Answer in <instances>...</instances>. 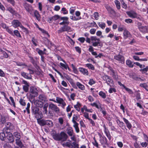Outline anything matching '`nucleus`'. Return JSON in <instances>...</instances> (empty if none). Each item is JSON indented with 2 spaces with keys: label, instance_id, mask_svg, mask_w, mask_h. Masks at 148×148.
<instances>
[{
  "label": "nucleus",
  "instance_id": "nucleus-1",
  "mask_svg": "<svg viewBox=\"0 0 148 148\" xmlns=\"http://www.w3.org/2000/svg\"><path fill=\"white\" fill-rule=\"evenodd\" d=\"M29 92L30 97L31 99H33L35 97H37L38 95L37 89L33 86L30 87Z\"/></svg>",
  "mask_w": 148,
  "mask_h": 148
},
{
  "label": "nucleus",
  "instance_id": "nucleus-2",
  "mask_svg": "<svg viewBox=\"0 0 148 148\" xmlns=\"http://www.w3.org/2000/svg\"><path fill=\"white\" fill-rule=\"evenodd\" d=\"M62 145L64 147H66L69 148H79V145L75 142L71 143L66 142L62 144Z\"/></svg>",
  "mask_w": 148,
  "mask_h": 148
},
{
  "label": "nucleus",
  "instance_id": "nucleus-3",
  "mask_svg": "<svg viewBox=\"0 0 148 148\" xmlns=\"http://www.w3.org/2000/svg\"><path fill=\"white\" fill-rule=\"evenodd\" d=\"M14 129L12 124L9 122H7L5 123V127L3 129V131L6 133H8L11 132V131Z\"/></svg>",
  "mask_w": 148,
  "mask_h": 148
},
{
  "label": "nucleus",
  "instance_id": "nucleus-4",
  "mask_svg": "<svg viewBox=\"0 0 148 148\" xmlns=\"http://www.w3.org/2000/svg\"><path fill=\"white\" fill-rule=\"evenodd\" d=\"M49 108L56 113L58 114L60 112L59 108L56 105L52 103H51L49 104Z\"/></svg>",
  "mask_w": 148,
  "mask_h": 148
},
{
  "label": "nucleus",
  "instance_id": "nucleus-5",
  "mask_svg": "<svg viewBox=\"0 0 148 148\" xmlns=\"http://www.w3.org/2000/svg\"><path fill=\"white\" fill-rule=\"evenodd\" d=\"M40 123L42 126L46 125H47L49 127H52L53 126L52 121L50 120H44L43 119L39 121Z\"/></svg>",
  "mask_w": 148,
  "mask_h": 148
},
{
  "label": "nucleus",
  "instance_id": "nucleus-6",
  "mask_svg": "<svg viewBox=\"0 0 148 148\" xmlns=\"http://www.w3.org/2000/svg\"><path fill=\"white\" fill-rule=\"evenodd\" d=\"M114 58L122 64H123L125 63L124 57L123 56L121 55L120 54L116 55L114 56Z\"/></svg>",
  "mask_w": 148,
  "mask_h": 148
},
{
  "label": "nucleus",
  "instance_id": "nucleus-7",
  "mask_svg": "<svg viewBox=\"0 0 148 148\" xmlns=\"http://www.w3.org/2000/svg\"><path fill=\"white\" fill-rule=\"evenodd\" d=\"M126 13L130 18H140V16L137 14L133 10L127 12Z\"/></svg>",
  "mask_w": 148,
  "mask_h": 148
},
{
  "label": "nucleus",
  "instance_id": "nucleus-8",
  "mask_svg": "<svg viewBox=\"0 0 148 148\" xmlns=\"http://www.w3.org/2000/svg\"><path fill=\"white\" fill-rule=\"evenodd\" d=\"M71 28L68 25H64L58 31V33L60 34L63 32H69L71 31Z\"/></svg>",
  "mask_w": 148,
  "mask_h": 148
},
{
  "label": "nucleus",
  "instance_id": "nucleus-9",
  "mask_svg": "<svg viewBox=\"0 0 148 148\" xmlns=\"http://www.w3.org/2000/svg\"><path fill=\"white\" fill-rule=\"evenodd\" d=\"M102 78L104 81H106L108 85L110 86V83L113 84V81L109 76L106 75H104L102 77Z\"/></svg>",
  "mask_w": 148,
  "mask_h": 148
},
{
  "label": "nucleus",
  "instance_id": "nucleus-10",
  "mask_svg": "<svg viewBox=\"0 0 148 148\" xmlns=\"http://www.w3.org/2000/svg\"><path fill=\"white\" fill-rule=\"evenodd\" d=\"M68 136L64 132H61L59 133L60 141H65L67 140Z\"/></svg>",
  "mask_w": 148,
  "mask_h": 148
},
{
  "label": "nucleus",
  "instance_id": "nucleus-11",
  "mask_svg": "<svg viewBox=\"0 0 148 148\" xmlns=\"http://www.w3.org/2000/svg\"><path fill=\"white\" fill-rule=\"evenodd\" d=\"M6 133L7 134V135H6V137L8 140L9 142L10 143H12L14 142V138L13 136V135L11 133V132H9V133Z\"/></svg>",
  "mask_w": 148,
  "mask_h": 148
},
{
  "label": "nucleus",
  "instance_id": "nucleus-12",
  "mask_svg": "<svg viewBox=\"0 0 148 148\" xmlns=\"http://www.w3.org/2000/svg\"><path fill=\"white\" fill-rule=\"evenodd\" d=\"M51 135L54 140L60 141L59 133H57L56 132L53 131L51 133Z\"/></svg>",
  "mask_w": 148,
  "mask_h": 148
},
{
  "label": "nucleus",
  "instance_id": "nucleus-13",
  "mask_svg": "<svg viewBox=\"0 0 148 148\" xmlns=\"http://www.w3.org/2000/svg\"><path fill=\"white\" fill-rule=\"evenodd\" d=\"M101 137L100 140V141L101 144L103 147L105 146L106 145H108V140L104 136H102L101 135Z\"/></svg>",
  "mask_w": 148,
  "mask_h": 148
},
{
  "label": "nucleus",
  "instance_id": "nucleus-14",
  "mask_svg": "<svg viewBox=\"0 0 148 148\" xmlns=\"http://www.w3.org/2000/svg\"><path fill=\"white\" fill-rule=\"evenodd\" d=\"M35 115V117L38 123H40L39 121L40 120L42 119L43 117L42 112L41 111H39Z\"/></svg>",
  "mask_w": 148,
  "mask_h": 148
},
{
  "label": "nucleus",
  "instance_id": "nucleus-15",
  "mask_svg": "<svg viewBox=\"0 0 148 148\" xmlns=\"http://www.w3.org/2000/svg\"><path fill=\"white\" fill-rule=\"evenodd\" d=\"M129 77L136 81H139L141 78L134 73H130L129 74Z\"/></svg>",
  "mask_w": 148,
  "mask_h": 148
},
{
  "label": "nucleus",
  "instance_id": "nucleus-16",
  "mask_svg": "<svg viewBox=\"0 0 148 148\" xmlns=\"http://www.w3.org/2000/svg\"><path fill=\"white\" fill-rule=\"evenodd\" d=\"M12 24L13 27L15 28L19 26L21 27V26L22 25L21 23L17 20H13L12 22Z\"/></svg>",
  "mask_w": 148,
  "mask_h": 148
},
{
  "label": "nucleus",
  "instance_id": "nucleus-17",
  "mask_svg": "<svg viewBox=\"0 0 148 148\" xmlns=\"http://www.w3.org/2000/svg\"><path fill=\"white\" fill-rule=\"evenodd\" d=\"M138 28L140 31L142 33L148 32V26H138Z\"/></svg>",
  "mask_w": 148,
  "mask_h": 148
},
{
  "label": "nucleus",
  "instance_id": "nucleus-18",
  "mask_svg": "<svg viewBox=\"0 0 148 148\" xmlns=\"http://www.w3.org/2000/svg\"><path fill=\"white\" fill-rule=\"evenodd\" d=\"M123 34V37L125 39H127L128 38L130 37L131 36V35L130 32L126 29L124 30Z\"/></svg>",
  "mask_w": 148,
  "mask_h": 148
},
{
  "label": "nucleus",
  "instance_id": "nucleus-19",
  "mask_svg": "<svg viewBox=\"0 0 148 148\" xmlns=\"http://www.w3.org/2000/svg\"><path fill=\"white\" fill-rule=\"evenodd\" d=\"M67 134L70 136H72L74 134L73 130L71 127H68L66 130Z\"/></svg>",
  "mask_w": 148,
  "mask_h": 148
},
{
  "label": "nucleus",
  "instance_id": "nucleus-20",
  "mask_svg": "<svg viewBox=\"0 0 148 148\" xmlns=\"http://www.w3.org/2000/svg\"><path fill=\"white\" fill-rule=\"evenodd\" d=\"M38 99L44 103L47 102V100L46 96L43 94L40 95L38 96Z\"/></svg>",
  "mask_w": 148,
  "mask_h": 148
},
{
  "label": "nucleus",
  "instance_id": "nucleus-21",
  "mask_svg": "<svg viewBox=\"0 0 148 148\" xmlns=\"http://www.w3.org/2000/svg\"><path fill=\"white\" fill-rule=\"evenodd\" d=\"M34 103L35 105L37 106L40 107H42L44 103L40 100H36L34 101Z\"/></svg>",
  "mask_w": 148,
  "mask_h": 148
},
{
  "label": "nucleus",
  "instance_id": "nucleus-22",
  "mask_svg": "<svg viewBox=\"0 0 148 148\" xmlns=\"http://www.w3.org/2000/svg\"><path fill=\"white\" fill-rule=\"evenodd\" d=\"M23 6L26 11L29 12L32 9V6L26 3L24 4Z\"/></svg>",
  "mask_w": 148,
  "mask_h": 148
},
{
  "label": "nucleus",
  "instance_id": "nucleus-23",
  "mask_svg": "<svg viewBox=\"0 0 148 148\" xmlns=\"http://www.w3.org/2000/svg\"><path fill=\"white\" fill-rule=\"evenodd\" d=\"M21 75L24 78L27 79H32V76H29V74L23 72H21Z\"/></svg>",
  "mask_w": 148,
  "mask_h": 148
},
{
  "label": "nucleus",
  "instance_id": "nucleus-24",
  "mask_svg": "<svg viewBox=\"0 0 148 148\" xmlns=\"http://www.w3.org/2000/svg\"><path fill=\"white\" fill-rule=\"evenodd\" d=\"M123 120L125 123L127 127L129 129H130L132 128V125L130 122L125 118H123Z\"/></svg>",
  "mask_w": 148,
  "mask_h": 148
},
{
  "label": "nucleus",
  "instance_id": "nucleus-25",
  "mask_svg": "<svg viewBox=\"0 0 148 148\" xmlns=\"http://www.w3.org/2000/svg\"><path fill=\"white\" fill-rule=\"evenodd\" d=\"M79 70L84 75H87L88 74V70L82 68H79Z\"/></svg>",
  "mask_w": 148,
  "mask_h": 148
},
{
  "label": "nucleus",
  "instance_id": "nucleus-26",
  "mask_svg": "<svg viewBox=\"0 0 148 148\" xmlns=\"http://www.w3.org/2000/svg\"><path fill=\"white\" fill-rule=\"evenodd\" d=\"M39 111V109L37 107L35 106L32 107V112L33 114L35 115Z\"/></svg>",
  "mask_w": 148,
  "mask_h": 148
},
{
  "label": "nucleus",
  "instance_id": "nucleus-27",
  "mask_svg": "<svg viewBox=\"0 0 148 148\" xmlns=\"http://www.w3.org/2000/svg\"><path fill=\"white\" fill-rule=\"evenodd\" d=\"M7 134L5 132L3 131V132L0 133V139L2 141H4L6 137Z\"/></svg>",
  "mask_w": 148,
  "mask_h": 148
},
{
  "label": "nucleus",
  "instance_id": "nucleus-28",
  "mask_svg": "<svg viewBox=\"0 0 148 148\" xmlns=\"http://www.w3.org/2000/svg\"><path fill=\"white\" fill-rule=\"evenodd\" d=\"M62 20V21L59 23L60 25H68L69 23L68 19H61Z\"/></svg>",
  "mask_w": 148,
  "mask_h": 148
},
{
  "label": "nucleus",
  "instance_id": "nucleus-29",
  "mask_svg": "<svg viewBox=\"0 0 148 148\" xmlns=\"http://www.w3.org/2000/svg\"><path fill=\"white\" fill-rule=\"evenodd\" d=\"M125 27L124 25L121 24L118 25V31L119 32H122L125 29Z\"/></svg>",
  "mask_w": 148,
  "mask_h": 148
},
{
  "label": "nucleus",
  "instance_id": "nucleus-30",
  "mask_svg": "<svg viewBox=\"0 0 148 148\" xmlns=\"http://www.w3.org/2000/svg\"><path fill=\"white\" fill-rule=\"evenodd\" d=\"M126 65L129 67L132 68L134 66L133 64L131 61L129 60H127L126 62Z\"/></svg>",
  "mask_w": 148,
  "mask_h": 148
},
{
  "label": "nucleus",
  "instance_id": "nucleus-31",
  "mask_svg": "<svg viewBox=\"0 0 148 148\" xmlns=\"http://www.w3.org/2000/svg\"><path fill=\"white\" fill-rule=\"evenodd\" d=\"M13 36H16V37L18 38H21V35L19 32L18 30H15L13 32Z\"/></svg>",
  "mask_w": 148,
  "mask_h": 148
},
{
  "label": "nucleus",
  "instance_id": "nucleus-32",
  "mask_svg": "<svg viewBox=\"0 0 148 148\" xmlns=\"http://www.w3.org/2000/svg\"><path fill=\"white\" fill-rule=\"evenodd\" d=\"M16 144L19 147L24 146L20 139H17L16 140Z\"/></svg>",
  "mask_w": 148,
  "mask_h": 148
},
{
  "label": "nucleus",
  "instance_id": "nucleus-33",
  "mask_svg": "<svg viewBox=\"0 0 148 148\" xmlns=\"http://www.w3.org/2000/svg\"><path fill=\"white\" fill-rule=\"evenodd\" d=\"M29 58H30L31 62L34 65V66L36 68H37V67H38V66L36 64V61L34 60L33 57H30Z\"/></svg>",
  "mask_w": 148,
  "mask_h": 148
},
{
  "label": "nucleus",
  "instance_id": "nucleus-34",
  "mask_svg": "<svg viewBox=\"0 0 148 148\" xmlns=\"http://www.w3.org/2000/svg\"><path fill=\"white\" fill-rule=\"evenodd\" d=\"M73 127L75 128L76 132L77 133L79 132V130L78 127L79 124L78 123H74Z\"/></svg>",
  "mask_w": 148,
  "mask_h": 148
},
{
  "label": "nucleus",
  "instance_id": "nucleus-35",
  "mask_svg": "<svg viewBox=\"0 0 148 148\" xmlns=\"http://www.w3.org/2000/svg\"><path fill=\"white\" fill-rule=\"evenodd\" d=\"M76 84L78 87L82 90H84L85 89L84 86L80 83L77 82Z\"/></svg>",
  "mask_w": 148,
  "mask_h": 148
},
{
  "label": "nucleus",
  "instance_id": "nucleus-36",
  "mask_svg": "<svg viewBox=\"0 0 148 148\" xmlns=\"http://www.w3.org/2000/svg\"><path fill=\"white\" fill-rule=\"evenodd\" d=\"M111 71L112 73V77L113 78L117 80L118 79L117 76L116 75V74L114 71L113 70H111Z\"/></svg>",
  "mask_w": 148,
  "mask_h": 148
},
{
  "label": "nucleus",
  "instance_id": "nucleus-37",
  "mask_svg": "<svg viewBox=\"0 0 148 148\" xmlns=\"http://www.w3.org/2000/svg\"><path fill=\"white\" fill-rule=\"evenodd\" d=\"M114 3L116 5L117 9L119 10L121 8V6L120 2L117 0H116L114 1Z\"/></svg>",
  "mask_w": 148,
  "mask_h": 148
},
{
  "label": "nucleus",
  "instance_id": "nucleus-38",
  "mask_svg": "<svg viewBox=\"0 0 148 148\" xmlns=\"http://www.w3.org/2000/svg\"><path fill=\"white\" fill-rule=\"evenodd\" d=\"M92 45L94 47H97L98 46H100V42H99V41H97L95 42L92 41Z\"/></svg>",
  "mask_w": 148,
  "mask_h": 148
},
{
  "label": "nucleus",
  "instance_id": "nucleus-39",
  "mask_svg": "<svg viewBox=\"0 0 148 148\" xmlns=\"http://www.w3.org/2000/svg\"><path fill=\"white\" fill-rule=\"evenodd\" d=\"M86 66L87 67L90 69L92 70H95L94 66L91 64H86Z\"/></svg>",
  "mask_w": 148,
  "mask_h": 148
},
{
  "label": "nucleus",
  "instance_id": "nucleus-40",
  "mask_svg": "<svg viewBox=\"0 0 148 148\" xmlns=\"http://www.w3.org/2000/svg\"><path fill=\"white\" fill-rule=\"evenodd\" d=\"M121 2L122 4V7L125 9H126L127 8V5L125 3L124 1L123 0H121Z\"/></svg>",
  "mask_w": 148,
  "mask_h": 148
},
{
  "label": "nucleus",
  "instance_id": "nucleus-41",
  "mask_svg": "<svg viewBox=\"0 0 148 148\" xmlns=\"http://www.w3.org/2000/svg\"><path fill=\"white\" fill-rule=\"evenodd\" d=\"M78 118V117L76 115L74 114L73 115V119H72V122L74 123H77L76 121L77 120Z\"/></svg>",
  "mask_w": 148,
  "mask_h": 148
},
{
  "label": "nucleus",
  "instance_id": "nucleus-42",
  "mask_svg": "<svg viewBox=\"0 0 148 148\" xmlns=\"http://www.w3.org/2000/svg\"><path fill=\"white\" fill-rule=\"evenodd\" d=\"M90 39L91 41H94L95 42L96 41H100V40L99 38H97L96 36H92L90 37Z\"/></svg>",
  "mask_w": 148,
  "mask_h": 148
},
{
  "label": "nucleus",
  "instance_id": "nucleus-43",
  "mask_svg": "<svg viewBox=\"0 0 148 148\" xmlns=\"http://www.w3.org/2000/svg\"><path fill=\"white\" fill-rule=\"evenodd\" d=\"M99 95L103 99H105L106 97V94L102 91H101L99 92Z\"/></svg>",
  "mask_w": 148,
  "mask_h": 148
},
{
  "label": "nucleus",
  "instance_id": "nucleus-44",
  "mask_svg": "<svg viewBox=\"0 0 148 148\" xmlns=\"http://www.w3.org/2000/svg\"><path fill=\"white\" fill-rule=\"evenodd\" d=\"M36 51H37L38 54L41 56H42L43 55L46 54L45 52L38 49H37Z\"/></svg>",
  "mask_w": 148,
  "mask_h": 148
},
{
  "label": "nucleus",
  "instance_id": "nucleus-45",
  "mask_svg": "<svg viewBox=\"0 0 148 148\" xmlns=\"http://www.w3.org/2000/svg\"><path fill=\"white\" fill-rule=\"evenodd\" d=\"M3 148H12L11 145L9 143H5L3 145Z\"/></svg>",
  "mask_w": 148,
  "mask_h": 148
},
{
  "label": "nucleus",
  "instance_id": "nucleus-46",
  "mask_svg": "<svg viewBox=\"0 0 148 148\" xmlns=\"http://www.w3.org/2000/svg\"><path fill=\"white\" fill-rule=\"evenodd\" d=\"M29 85H24L23 86V90L25 92H27L29 90Z\"/></svg>",
  "mask_w": 148,
  "mask_h": 148
},
{
  "label": "nucleus",
  "instance_id": "nucleus-47",
  "mask_svg": "<svg viewBox=\"0 0 148 148\" xmlns=\"http://www.w3.org/2000/svg\"><path fill=\"white\" fill-rule=\"evenodd\" d=\"M60 64L62 69H64L66 70L67 69L68 66L67 64H64L61 62L60 63Z\"/></svg>",
  "mask_w": 148,
  "mask_h": 148
},
{
  "label": "nucleus",
  "instance_id": "nucleus-48",
  "mask_svg": "<svg viewBox=\"0 0 148 148\" xmlns=\"http://www.w3.org/2000/svg\"><path fill=\"white\" fill-rule=\"evenodd\" d=\"M98 24L99 26L102 29H104L105 28L106 24L104 23L99 22L98 23Z\"/></svg>",
  "mask_w": 148,
  "mask_h": 148
},
{
  "label": "nucleus",
  "instance_id": "nucleus-49",
  "mask_svg": "<svg viewBox=\"0 0 148 148\" xmlns=\"http://www.w3.org/2000/svg\"><path fill=\"white\" fill-rule=\"evenodd\" d=\"M76 10L75 7H71L69 9V11L70 14H73L75 10Z\"/></svg>",
  "mask_w": 148,
  "mask_h": 148
},
{
  "label": "nucleus",
  "instance_id": "nucleus-50",
  "mask_svg": "<svg viewBox=\"0 0 148 148\" xmlns=\"http://www.w3.org/2000/svg\"><path fill=\"white\" fill-rule=\"evenodd\" d=\"M25 100L22 99H21L19 101V103L21 105L24 106L26 105V103Z\"/></svg>",
  "mask_w": 148,
  "mask_h": 148
},
{
  "label": "nucleus",
  "instance_id": "nucleus-51",
  "mask_svg": "<svg viewBox=\"0 0 148 148\" xmlns=\"http://www.w3.org/2000/svg\"><path fill=\"white\" fill-rule=\"evenodd\" d=\"M124 88H125V90L128 92L130 94H133V92L130 89L126 87L125 86H124Z\"/></svg>",
  "mask_w": 148,
  "mask_h": 148
},
{
  "label": "nucleus",
  "instance_id": "nucleus-52",
  "mask_svg": "<svg viewBox=\"0 0 148 148\" xmlns=\"http://www.w3.org/2000/svg\"><path fill=\"white\" fill-rule=\"evenodd\" d=\"M1 122L2 124H4L6 122V117L4 116H1Z\"/></svg>",
  "mask_w": 148,
  "mask_h": 148
},
{
  "label": "nucleus",
  "instance_id": "nucleus-53",
  "mask_svg": "<svg viewBox=\"0 0 148 148\" xmlns=\"http://www.w3.org/2000/svg\"><path fill=\"white\" fill-rule=\"evenodd\" d=\"M7 31L12 35H13V31L11 29H9L8 27H7L6 28Z\"/></svg>",
  "mask_w": 148,
  "mask_h": 148
},
{
  "label": "nucleus",
  "instance_id": "nucleus-54",
  "mask_svg": "<svg viewBox=\"0 0 148 148\" xmlns=\"http://www.w3.org/2000/svg\"><path fill=\"white\" fill-rule=\"evenodd\" d=\"M7 10L13 14H14L15 13V11L11 7L8 8Z\"/></svg>",
  "mask_w": 148,
  "mask_h": 148
},
{
  "label": "nucleus",
  "instance_id": "nucleus-55",
  "mask_svg": "<svg viewBox=\"0 0 148 148\" xmlns=\"http://www.w3.org/2000/svg\"><path fill=\"white\" fill-rule=\"evenodd\" d=\"M39 30L42 33L47 34L49 37V35L47 31L41 28H39Z\"/></svg>",
  "mask_w": 148,
  "mask_h": 148
},
{
  "label": "nucleus",
  "instance_id": "nucleus-56",
  "mask_svg": "<svg viewBox=\"0 0 148 148\" xmlns=\"http://www.w3.org/2000/svg\"><path fill=\"white\" fill-rule=\"evenodd\" d=\"M56 102L60 104L63 101V99L61 98L57 97L56 99Z\"/></svg>",
  "mask_w": 148,
  "mask_h": 148
},
{
  "label": "nucleus",
  "instance_id": "nucleus-57",
  "mask_svg": "<svg viewBox=\"0 0 148 148\" xmlns=\"http://www.w3.org/2000/svg\"><path fill=\"white\" fill-rule=\"evenodd\" d=\"M30 107V104L29 103H28L27 104V107L26 108V109L27 111V113L28 114H29L30 113V111H29V108Z\"/></svg>",
  "mask_w": 148,
  "mask_h": 148
},
{
  "label": "nucleus",
  "instance_id": "nucleus-58",
  "mask_svg": "<svg viewBox=\"0 0 148 148\" xmlns=\"http://www.w3.org/2000/svg\"><path fill=\"white\" fill-rule=\"evenodd\" d=\"M61 11L64 14H66L68 13V11L65 8H62Z\"/></svg>",
  "mask_w": 148,
  "mask_h": 148
},
{
  "label": "nucleus",
  "instance_id": "nucleus-59",
  "mask_svg": "<svg viewBox=\"0 0 148 148\" xmlns=\"http://www.w3.org/2000/svg\"><path fill=\"white\" fill-rule=\"evenodd\" d=\"M93 139L94 140L95 142L92 143L97 148H98L99 147L98 144L97 142L95 137L93 138Z\"/></svg>",
  "mask_w": 148,
  "mask_h": 148
},
{
  "label": "nucleus",
  "instance_id": "nucleus-60",
  "mask_svg": "<svg viewBox=\"0 0 148 148\" xmlns=\"http://www.w3.org/2000/svg\"><path fill=\"white\" fill-rule=\"evenodd\" d=\"M14 135L17 139H20L21 136L19 133L15 132L14 133Z\"/></svg>",
  "mask_w": 148,
  "mask_h": 148
},
{
  "label": "nucleus",
  "instance_id": "nucleus-61",
  "mask_svg": "<svg viewBox=\"0 0 148 148\" xmlns=\"http://www.w3.org/2000/svg\"><path fill=\"white\" fill-rule=\"evenodd\" d=\"M32 42L33 44L35 46H37V44L36 43V42H37V40L34 37H33L32 38Z\"/></svg>",
  "mask_w": 148,
  "mask_h": 148
},
{
  "label": "nucleus",
  "instance_id": "nucleus-62",
  "mask_svg": "<svg viewBox=\"0 0 148 148\" xmlns=\"http://www.w3.org/2000/svg\"><path fill=\"white\" fill-rule=\"evenodd\" d=\"M58 122L60 125H62L63 124L64 122L63 119L62 117L59 118L58 119Z\"/></svg>",
  "mask_w": 148,
  "mask_h": 148
},
{
  "label": "nucleus",
  "instance_id": "nucleus-63",
  "mask_svg": "<svg viewBox=\"0 0 148 148\" xmlns=\"http://www.w3.org/2000/svg\"><path fill=\"white\" fill-rule=\"evenodd\" d=\"M95 83V82L94 81L93 79H90L89 80V81L88 82V84L90 85L94 84Z\"/></svg>",
  "mask_w": 148,
  "mask_h": 148
},
{
  "label": "nucleus",
  "instance_id": "nucleus-64",
  "mask_svg": "<svg viewBox=\"0 0 148 148\" xmlns=\"http://www.w3.org/2000/svg\"><path fill=\"white\" fill-rule=\"evenodd\" d=\"M148 70V67H146V68L144 69H141L140 70V71L142 72L143 73H145L147 72Z\"/></svg>",
  "mask_w": 148,
  "mask_h": 148
}]
</instances>
